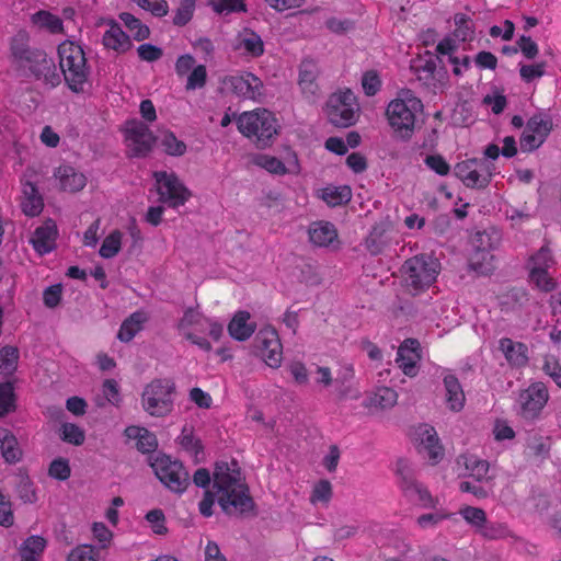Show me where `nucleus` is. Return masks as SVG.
<instances>
[{"mask_svg": "<svg viewBox=\"0 0 561 561\" xmlns=\"http://www.w3.org/2000/svg\"><path fill=\"white\" fill-rule=\"evenodd\" d=\"M27 38L26 32H19L13 37L11 44L12 55L20 66L27 68L35 78H43L51 87L58 85L61 82V78L57 72L54 60L48 58L43 49L28 46Z\"/></svg>", "mask_w": 561, "mask_h": 561, "instance_id": "nucleus-1", "label": "nucleus"}, {"mask_svg": "<svg viewBox=\"0 0 561 561\" xmlns=\"http://www.w3.org/2000/svg\"><path fill=\"white\" fill-rule=\"evenodd\" d=\"M59 67L68 88L75 93L84 92V83L89 77V68L83 48L65 41L58 45Z\"/></svg>", "mask_w": 561, "mask_h": 561, "instance_id": "nucleus-2", "label": "nucleus"}, {"mask_svg": "<svg viewBox=\"0 0 561 561\" xmlns=\"http://www.w3.org/2000/svg\"><path fill=\"white\" fill-rule=\"evenodd\" d=\"M237 126L245 137H255V145L261 149L271 145L279 128L274 114L266 108L242 113L237 119Z\"/></svg>", "mask_w": 561, "mask_h": 561, "instance_id": "nucleus-3", "label": "nucleus"}, {"mask_svg": "<svg viewBox=\"0 0 561 561\" xmlns=\"http://www.w3.org/2000/svg\"><path fill=\"white\" fill-rule=\"evenodd\" d=\"M439 263L426 254L408 259L401 266L403 282L413 295L430 287L436 279Z\"/></svg>", "mask_w": 561, "mask_h": 561, "instance_id": "nucleus-4", "label": "nucleus"}, {"mask_svg": "<svg viewBox=\"0 0 561 561\" xmlns=\"http://www.w3.org/2000/svg\"><path fill=\"white\" fill-rule=\"evenodd\" d=\"M174 392L173 380L153 379L145 387L141 394L144 410L156 417L168 415L173 409L172 394Z\"/></svg>", "mask_w": 561, "mask_h": 561, "instance_id": "nucleus-5", "label": "nucleus"}, {"mask_svg": "<svg viewBox=\"0 0 561 561\" xmlns=\"http://www.w3.org/2000/svg\"><path fill=\"white\" fill-rule=\"evenodd\" d=\"M422 110L423 104L417 98L408 99V102L404 100H392L388 104L386 114L391 127L400 133L401 139L409 140L414 129L415 113Z\"/></svg>", "mask_w": 561, "mask_h": 561, "instance_id": "nucleus-6", "label": "nucleus"}, {"mask_svg": "<svg viewBox=\"0 0 561 561\" xmlns=\"http://www.w3.org/2000/svg\"><path fill=\"white\" fill-rule=\"evenodd\" d=\"M153 178L158 185L157 192L160 203L176 208L184 205L192 196V192L174 172L156 171Z\"/></svg>", "mask_w": 561, "mask_h": 561, "instance_id": "nucleus-7", "label": "nucleus"}, {"mask_svg": "<svg viewBox=\"0 0 561 561\" xmlns=\"http://www.w3.org/2000/svg\"><path fill=\"white\" fill-rule=\"evenodd\" d=\"M217 502L228 516L248 518L257 515L256 504L248 485H240L239 489L219 494Z\"/></svg>", "mask_w": 561, "mask_h": 561, "instance_id": "nucleus-8", "label": "nucleus"}, {"mask_svg": "<svg viewBox=\"0 0 561 561\" xmlns=\"http://www.w3.org/2000/svg\"><path fill=\"white\" fill-rule=\"evenodd\" d=\"M252 347L254 355L262 357L270 367L276 368L280 365L282 344L273 327L261 329L254 337Z\"/></svg>", "mask_w": 561, "mask_h": 561, "instance_id": "nucleus-9", "label": "nucleus"}, {"mask_svg": "<svg viewBox=\"0 0 561 561\" xmlns=\"http://www.w3.org/2000/svg\"><path fill=\"white\" fill-rule=\"evenodd\" d=\"M126 139L129 141V154L137 158L146 157L158 140L150 128L138 119L126 123Z\"/></svg>", "mask_w": 561, "mask_h": 561, "instance_id": "nucleus-10", "label": "nucleus"}, {"mask_svg": "<svg viewBox=\"0 0 561 561\" xmlns=\"http://www.w3.org/2000/svg\"><path fill=\"white\" fill-rule=\"evenodd\" d=\"M548 401V391L543 383L535 382L519 394L522 415L533 420L542 410Z\"/></svg>", "mask_w": 561, "mask_h": 561, "instance_id": "nucleus-11", "label": "nucleus"}, {"mask_svg": "<svg viewBox=\"0 0 561 561\" xmlns=\"http://www.w3.org/2000/svg\"><path fill=\"white\" fill-rule=\"evenodd\" d=\"M285 149L287 156L284 159L286 160L287 167L285 162L278 158L267 154H256L253 157L252 161L255 165L265 169L272 174L284 175L286 173H298L300 168L296 152L293 151L290 147H286Z\"/></svg>", "mask_w": 561, "mask_h": 561, "instance_id": "nucleus-12", "label": "nucleus"}, {"mask_svg": "<svg viewBox=\"0 0 561 561\" xmlns=\"http://www.w3.org/2000/svg\"><path fill=\"white\" fill-rule=\"evenodd\" d=\"M479 159L472 158L458 162L454 167L455 176L461 180V182L469 188L482 190L488 186V179L480 178L479 175Z\"/></svg>", "mask_w": 561, "mask_h": 561, "instance_id": "nucleus-13", "label": "nucleus"}, {"mask_svg": "<svg viewBox=\"0 0 561 561\" xmlns=\"http://www.w3.org/2000/svg\"><path fill=\"white\" fill-rule=\"evenodd\" d=\"M57 233L56 222L53 219H47L42 226L35 229L31 238V243L39 254L49 253L55 249Z\"/></svg>", "mask_w": 561, "mask_h": 561, "instance_id": "nucleus-14", "label": "nucleus"}, {"mask_svg": "<svg viewBox=\"0 0 561 561\" xmlns=\"http://www.w3.org/2000/svg\"><path fill=\"white\" fill-rule=\"evenodd\" d=\"M421 358L420 342L416 339H407L398 348L397 362L407 376L415 375V364Z\"/></svg>", "mask_w": 561, "mask_h": 561, "instance_id": "nucleus-15", "label": "nucleus"}, {"mask_svg": "<svg viewBox=\"0 0 561 561\" xmlns=\"http://www.w3.org/2000/svg\"><path fill=\"white\" fill-rule=\"evenodd\" d=\"M250 318V312L245 310L236 312L228 324V333L233 340L243 342L252 336L256 330V324L249 322Z\"/></svg>", "mask_w": 561, "mask_h": 561, "instance_id": "nucleus-16", "label": "nucleus"}, {"mask_svg": "<svg viewBox=\"0 0 561 561\" xmlns=\"http://www.w3.org/2000/svg\"><path fill=\"white\" fill-rule=\"evenodd\" d=\"M244 48L252 57H260L264 54V43L259 34L250 28H243L232 42V48L238 50Z\"/></svg>", "mask_w": 561, "mask_h": 561, "instance_id": "nucleus-17", "label": "nucleus"}, {"mask_svg": "<svg viewBox=\"0 0 561 561\" xmlns=\"http://www.w3.org/2000/svg\"><path fill=\"white\" fill-rule=\"evenodd\" d=\"M103 44L106 48L114 49L118 53H125L133 47L130 37L114 20L110 21V28L103 35Z\"/></svg>", "mask_w": 561, "mask_h": 561, "instance_id": "nucleus-18", "label": "nucleus"}, {"mask_svg": "<svg viewBox=\"0 0 561 561\" xmlns=\"http://www.w3.org/2000/svg\"><path fill=\"white\" fill-rule=\"evenodd\" d=\"M55 178L59 179L60 190L76 193L85 186L87 179L70 165H61L56 169Z\"/></svg>", "mask_w": 561, "mask_h": 561, "instance_id": "nucleus-19", "label": "nucleus"}, {"mask_svg": "<svg viewBox=\"0 0 561 561\" xmlns=\"http://www.w3.org/2000/svg\"><path fill=\"white\" fill-rule=\"evenodd\" d=\"M309 240L317 247H329L336 238L337 231L330 221H316L309 226Z\"/></svg>", "mask_w": 561, "mask_h": 561, "instance_id": "nucleus-20", "label": "nucleus"}, {"mask_svg": "<svg viewBox=\"0 0 561 561\" xmlns=\"http://www.w3.org/2000/svg\"><path fill=\"white\" fill-rule=\"evenodd\" d=\"M444 386L446 389V401L448 408L454 412H459L465 405V393L458 378L454 375L444 377Z\"/></svg>", "mask_w": 561, "mask_h": 561, "instance_id": "nucleus-21", "label": "nucleus"}, {"mask_svg": "<svg viewBox=\"0 0 561 561\" xmlns=\"http://www.w3.org/2000/svg\"><path fill=\"white\" fill-rule=\"evenodd\" d=\"M147 320L148 317L145 311L138 310L133 312L121 324L119 331L117 333V339L124 343L130 342L135 337V335L142 329V324Z\"/></svg>", "mask_w": 561, "mask_h": 561, "instance_id": "nucleus-22", "label": "nucleus"}, {"mask_svg": "<svg viewBox=\"0 0 561 561\" xmlns=\"http://www.w3.org/2000/svg\"><path fill=\"white\" fill-rule=\"evenodd\" d=\"M232 466L233 468L230 471L213 483V490H215L218 495L230 490L239 489L240 485H248L241 481V470L237 461L233 460Z\"/></svg>", "mask_w": 561, "mask_h": 561, "instance_id": "nucleus-23", "label": "nucleus"}, {"mask_svg": "<svg viewBox=\"0 0 561 561\" xmlns=\"http://www.w3.org/2000/svg\"><path fill=\"white\" fill-rule=\"evenodd\" d=\"M500 348L506 359L516 366H523L528 360L527 346L523 343L515 344L511 339L504 337L500 341Z\"/></svg>", "mask_w": 561, "mask_h": 561, "instance_id": "nucleus-24", "label": "nucleus"}, {"mask_svg": "<svg viewBox=\"0 0 561 561\" xmlns=\"http://www.w3.org/2000/svg\"><path fill=\"white\" fill-rule=\"evenodd\" d=\"M320 197L331 207L347 204L352 199V190L348 185H328L321 190Z\"/></svg>", "mask_w": 561, "mask_h": 561, "instance_id": "nucleus-25", "label": "nucleus"}, {"mask_svg": "<svg viewBox=\"0 0 561 561\" xmlns=\"http://www.w3.org/2000/svg\"><path fill=\"white\" fill-rule=\"evenodd\" d=\"M526 128L545 142L553 129L552 117L542 112H538L527 121Z\"/></svg>", "mask_w": 561, "mask_h": 561, "instance_id": "nucleus-26", "label": "nucleus"}, {"mask_svg": "<svg viewBox=\"0 0 561 561\" xmlns=\"http://www.w3.org/2000/svg\"><path fill=\"white\" fill-rule=\"evenodd\" d=\"M3 435L0 437L1 454L8 463H15L22 458V450L19 447L16 437L9 430H1Z\"/></svg>", "mask_w": 561, "mask_h": 561, "instance_id": "nucleus-27", "label": "nucleus"}, {"mask_svg": "<svg viewBox=\"0 0 561 561\" xmlns=\"http://www.w3.org/2000/svg\"><path fill=\"white\" fill-rule=\"evenodd\" d=\"M150 467L161 483L164 482L168 473L174 468H181L180 460H172L170 456L159 453L157 456L148 458Z\"/></svg>", "mask_w": 561, "mask_h": 561, "instance_id": "nucleus-28", "label": "nucleus"}, {"mask_svg": "<svg viewBox=\"0 0 561 561\" xmlns=\"http://www.w3.org/2000/svg\"><path fill=\"white\" fill-rule=\"evenodd\" d=\"M23 193L27 199L26 203L23 204V213L30 217L39 215L43 210L44 203L36 185L31 182H26Z\"/></svg>", "mask_w": 561, "mask_h": 561, "instance_id": "nucleus-29", "label": "nucleus"}, {"mask_svg": "<svg viewBox=\"0 0 561 561\" xmlns=\"http://www.w3.org/2000/svg\"><path fill=\"white\" fill-rule=\"evenodd\" d=\"M174 493H183L190 485V474L181 462V468L172 469L162 483Z\"/></svg>", "mask_w": 561, "mask_h": 561, "instance_id": "nucleus-30", "label": "nucleus"}, {"mask_svg": "<svg viewBox=\"0 0 561 561\" xmlns=\"http://www.w3.org/2000/svg\"><path fill=\"white\" fill-rule=\"evenodd\" d=\"M329 121L336 127H348L355 123L354 107L328 104Z\"/></svg>", "mask_w": 561, "mask_h": 561, "instance_id": "nucleus-31", "label": "nucleus"}, {"mask_svg": "<svg viewBox=\"0 0 561 561\" xmlns=\"http://www.w3.org/2000/svg\"><path fill=\"white\" fill-rule=\"evenodd\" d=\"M469 264L480 275H490L495 270L494 255L490 251L474 249Z\"/></svg>", "mask_w": 561, "mask_h": 561, "instance_id": "nucleus-32", "label": "nucleus"}, {"mask_svg": "<svg viewBox=\"0 0 561 561\" xmlns=\"http://www.w3.org/2000/svg\"><path fill=\"white\" fill-rule=\"evenodd\" d=\"M421 443L424 448L428 451V457L434 462H438L444 457V449L439 445L437 433L433 427L425 428L421 433Z\"/></svg>", "mask_w": 561, "mask_h": 561, "instance_id": "nucleus-33", "label": "nucleus"}, {"mask_svg": "<svg viewBox=\"0 0 561 561\" xmlns=\"http://www.w3.org/2000/svg\"><path fill=\"white\" fill-rule=\"evenodd\" d=\"M387 226L385 224L375 225L365 239L366 249L373 254L378 255L387 244Z\"/></svg>", "mask_w": 561, "mask_h": 561, "instance_id": "nucleus-34", "label": "nucleus"}, {"mask_svg": "<svg viewBox=\"0 0 561 561\" xmlns=\"http://www.w3.org/2000/svg\"><path fill=\"white\" fill-rule=\"evenodd\" d=\"M16 410V394L14 392V386L11 381L0 383V417H4L8 414Z\"/></svg>", "mask_w": 561, "mask_h": 561, "instance_id": "nucleus-35", "label": "nucleus"}, {"mask_svg": "<svg viewBox=\"0 0 561 561\" xmlns=\"http://www.w3.org/2000/svg\"><path fill=\"white\" fill-rule=\"evenodd\" d=\"M501 241V234L495 228L489 230L478 231L472 240L476 250L492 251Z\"/></svg>", "mask_w": 561, "mask_h": 561, "instance_id": "nucleus-36", "label": "nucleus"}, {"mask_svg": "<svg viewBox=\"0 0 561 561\" xmlns=\"http://www.w3.org/2000/svg\"><path fill=\"white\" fill-rule=\"evenodd\" d=\"M46 540L42 536L33 535L25 539L19 553L21 558H28L30 561L37 560V557L44 551Z\"/></svg>", "mask_w": 561, "mask_h": 561, "instance_id": "nucleus-37", "label": "nucleus"}, {"mask_svg": "<svg viewBox=\"0 0 561 561\" xmlns=\"http://www.w3.org/2000/svg\"><path fill=\"white\" fill-rule=\"evenodd\" d=\"M19 348L5 345L0 350V374L12 375L18 369Z\"/></svg>", "mask_w": 561, "mask_h": 561, "instance_id": "nucleus-38", "label": "nucleus"}, {"mask_svg": "<svg viewBox=\"0 0 561 561\" xmlns=\"http://www.w3.org/2000/svg\"><path fill=\"white\" fill-rule=\"evenodd\" d=\"M318 77V69L313 61L304 60L300 66L299 71V84L302 90H307L311 93H314V89L317 88L316 79Z\"/></svg>", "mask_w": 561, "mask_h": 561, "instance_id": "nucleus-39", "label": "nucleus"}, {"mask_svg": "<svg viewBox=\"0 0 561 561\" xmlns=\"http://www.w3.org/2000/svg\"><path fill=\"white\" fill-rule=\"evenodd\" d=\"M121 244L122 232L114 230L103 240L99 254L104 259L114 257L121 251Z\"/></svg>", "mask_w": 561, "mask_h": 561, "instance_id": "nucleus-40", "label": "nucleus"}, {"mask_svg": "<svg viewBox=\"0 0 561 561\" xmlns=\"http://www.w3.org/2000/svg\"><path fill=\"white\" fill-rule=\"evenodd\" d=\"M164 152L172 157H182L186 152V145L179 140L172 131H165L161 138Z\"/></svg>", "mask_w": 561, "mask_h": 561, "instance_id": "nucleus-41", "label": "nucleus"}, {"mask_svg": "<svg viewBox=\"0 0 561 561\" xmlns=\"http://www.w3.org/2000/svg\"><path fill=\"white\" fill-rule=\"evenodd\" d=\"M60 438L75 446H81L84 443L85 434L78 425L73 423H64L60 427Z\"/></svg>", "mask_w": 561, "mask_h": 561, "instance_id": "nucleus-42", "label": "nucleus"}, {"mask_svg": "<svg viewBox=\"0 0 561 561\" xmlns=\"http://www.w3.org/2000/svg\"><path fill=\"white\" fill-rule=\"evenodd\" d=\"M34 23L41 27L49 30L51 33L62 32V21L57 15H54L47 11H38L33 15Z\"/></svg>", "mask_w": 561, "mask_h": 561, "instance_id": "nucleus-43", "label": "nucleus"}, {"mask_svg": "<svg viewBox=\"0 0 561 561\" xmlns=\"http://www.w3.org/2000/svg\"><path fill=\"white\" fill-rule=\"evenodd\" d=\"M398 394L391 388H380L370 400V404L380 409L392 408L397 403Z\"/></svg>", "mask_w": 561, "mask_h": 561, "instance_id": "nucleus-44", "label": "nucleus"}, {"mask_svg": "<svg viewBox=\"0 0 561 561\" xmlns=\"http://www.w3.org/2000/svg\"><path fill=\"white\" fill-rule=\"evenodd\" d=\"M196 0H181L180 7L175 11L173 24L176 26L186 25L193 18Z\"/></svg>", "mask_w": 561, "mask_h": 561, "instance_id": "nucleus-45", "label": "nucleus"}, {"mask_svg": "<svg viewBox=\"0 0 561 561\" xmlns=\"http://www.w3.org/2000/svg\"><path fill=\"white\" fill-rule=\"evenodd\" d=\"M16 493L24 503L32 504L37 501L36 492L33 488V482L27 474L20 476V481L16 485Z\"/></svg>", "mask_w": 561, "mask_h": 561, "instance_id": "nucleus-46", "label": "nucleus"}, {"mask_svg": "<svg viewBox=\"0 0 561 561\" xmlns=\"http://www.w3.org/2000/svg\"><path fill=\"white\" fill-rule=\"evenodd\" d=\"M459 513L467 523L477 528H483L486 523V515L482 508L466 506Z\"/></svg>", "mask_w": 561, "mask_h": 561, "instance_id": "nucleus-47", "label": "nucleus"}, {"mask_svg": "<svg viewBox=\"0 0 561 561\" xmlns=\"http://www.w3.org/2000/svg\"><path fill=\"white\" fill-rule=\"evenodd\" d=\"M530 278L543 291L554 289V282L548 276L547 268L543 266H534L530 271Z\"/></svg>", "mask_w": 561, "mask_h": 561, "instance_id": "nucleus-48", "label": "nucleus"}, {"mask_svg": "<svg viewBox=\"0 0 561 561\" xmlns=\"http://www.w3.org/2000/svg\"><path fill=\"white\" fill-rule=\"evenodd\" d=\"M214 11L221 13L245 12L247 5L243 0H213L209 3Z\"/></svg>", "mask_w": 561, "mask_h": 561, "instance_id": "nucleus-49", "label": "nucleus"}, {"mask_svg": "<svg viewBox=\"0 0 561 561\" xmlns=\"http://www.w3.org/2000/svg\"><path fill=\"white\" fill-rule=\"evenodd\" d=\"M48 474L56 480L66 481L71 474L69 461L65 458L54 459L49 465Z\"/></svg>", "mask_w": 561, "mask_h": 561, "instance_id": "nucleus-50", "label": "nucleus"}, {"mask_svg": "<svg viewBox=\"0 0 561 561\" xmlns=\"http://www.w3.org/2000/svg\"><path fill=\"white\" fill-rule=\"evenodd\" d=\"M437 64H442V58L436 55L426 60L424 65L413 67V69L417 73V79L423 80L425 83H428V81L435 77Z\"/></svg>", "mask_w": 561, "mask_h": 561, "instance_id": "nucleus-51", "label": "nucleus"}, {"mask_svg": "<svg viewBox=\"0 0 561 561\" xmlns=\"http://www.w3.org/2000/svg\"><path fill=\"white\" fill-rule=\"evenodd\" d=\"M180 444L185 450L193 451L195 457L204 450L201 439L194 437L192 431H188L186 426L182 428Z\"/></svg>", "mask_w": 561, "mask_h": 561, "instance_id": "nucleus-52", "label": "nucleus"}, {"mask_svg": "<svg viewBox=\"0 0 561 561\" xmlns=\"http://www.w3.org/2000/svg\"><path fill=\"white\" fill-rule=\"evenodd\" d=\"M146 519L150 523L152 531L157 535H165L168 528L164 525L165 516L162 510L154 508L146 514Z\"/></svg>", "mask_w": 561, "mask_h": 561, "instance_id": "nucleus-53", "label": "nucleus"}, {"mask_svg": "<svg viewBox=\"0 0 561 561\" xmlns=\"http://www.w3.org/2000/svg\"><path fill=\"white\" fill-rule=\"evenodd\" d=\"M332 484L329 480H320L313 488L311 494V502H323L328 503L332 497Z\"/></svg>", "mask_w": 561, "mask_h": 561, "instance_id": "nucleus-54", "label": "nucleus"}, {"mask_svg": "<svg viewBox=\"0 0 561 561\" xmlns=\"http://www.w3.org/2000/svg\"><path fill=\"white\" fill-rule=\"evenodd\" d=\"M207 71L204 65L194 67L191 75L187 77L186 90L201 89L206 84Z\"/></svg>", "mask_w": 561, "mask_h": 561, "instance_id": "nucleus-55", "label": "nucleus"}, {"mask_svg": "<svg viewBox=\"0 0 561 561\" xmlns=\"http://www.w3.org/2000/svg\"><path fill=\"white\" fill-rule=\"evenodd\" d=\"M546 62L540 61L534 65H522L519 68V76L526 83L531 82L536 78H541L545 75Z\"/></svg>", "mask_w": 561, "mask_h": 561, "instance_id": "nucleus-56", "label": "nucleus"}, {"mask_svg": "<svg viewBox=\"0 0 561 561\" xmlns=\"http://www.w3.org/2000/svg\"><path fill=\"white\" fill-rule=\"evenodd\" d=\"M137 450L142 454H150L154 453L158 448V439L156 434L148 431L147 428L144 430V433L141 436H139V440L136 443Z\"/></svg>", "mask_w": 561, "mask_h": 561, "instance_id": "nucleus-57", "label": "nucleus"}, {"mask_svg": "<svg viewBox=\"0 0 561 561\" xmlns=\"http://www.w3.org/2000/svg\"><path fill=\"white\" fill-rule=\"evenodd\" d=\"M482 102L485 105L492 104V112L496 115L501 114L507 105L503 90H499L496 87L494 88V95L486 94Z\"/></svg>", "mask_w": 561, "mask_h": 561, "instance_id": "nucleus-58", "label": "nucleus"}, {"mask_svg": "<svg viewBox=\"0 0 561 561\" xmlns=\"http://www.w3.org/2000/svg\"><path fill=\"white\" fill-rule=\"evenodd\" d=\"M62 295V285L54 284L48 286L43 293V301L47 308L54 309L56 308L61 300Z\"/></svg>", "mask_w": 561, "mask_h": 561, "instance_id": "nucleus-59", "label": "nucleus"}, {"mask_svg": "<svg viewBox=\"0 0 561 561\" xmlns=\"http://www.w3.org/2000/svg\"><path fill=\"white\" fill-rule=\"evenodd\" d=\"M362 85L366 95H375L381 85L378 73L374 70L366 71L362 78Z\"/></svg>", "mask_w": 561, "mask_h": 561, "instance_id": "nucleus-60", "label": "nucleus"}, {"mask_svg": "<svg viewBox=\"0 0 561 561\" xmlns=\"http://www.w3.org/2000/svg\"><path fill=\"white\" fill-rule=\"evenodd\" d=\"M425 164L438 175H447L450 172V165L440 154H430L424 160Z\"/></svg>", "mask_w": 561, "mask_h": 561, "instance_id": "nucleus-61", "label": "nucleus"}, {"mask_svg": "<svg viewBox=\"0 0 561 561\" xmlns=\"http://www.w3.org/2000/svg\"><path fill=\"white\" fill-rule=\"evenodd\" d=\"M138 56L141 60L153 62L163 56V50L153 44H141L137 48Z\"/></svg>", "mask_w": 561, "mask_h": 561, "instance_id": "nucleus-62", "label": "nucleus"}, {"mask_svg": "<svg viewBox=\"0 0 561 561\" xmlns=\"http://www.w3.org/2000/svg\"><path fill=\"white\" fill-rule=\"evenodd\" d=\"M516 44L518 45V48L525 58L533 60L537 57L539 48L536 42H534L530 36L522 35L516 42Z\"/></svg>", "mask_w": 561, "mask_h": 561, "instance_id": "nucleus-63", "label": "nucleus"}, {"mask_svg": "<svg viewBox=\"0 0 561 561\" xmlns=\"http://www.w3.org/2000/svg\"><path fill=\"white\" fill-rule=\"evenodd\" d=\"M68 561H96L94 547L82 545L71 550Z\"/></svg>", "mask_w": 561, "mask_h": 561, "instance_id": "nucleus-64", "label": "nucleus"}]
</instances>
